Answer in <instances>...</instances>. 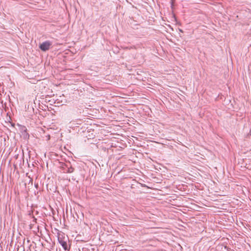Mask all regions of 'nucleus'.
Masks as SVG:
<instances>
[{"mask_svg": "<svg viewBox=\"0 0 251 251\" xmlns=\"http://www.w3.org/2000/svg\"><path fill=\"white\" fill-rule=\"evenodd\" d=\"M60 169L64 173H72L75 170V169L72 167L70 162L62 163L60 166Z\"/></svg>", "mask_w": 251, "mask_h": 251, "instance_id": "nucleus-1", "label": "nucleus"}, {"mask_svg": "<svg viewBox=\"0 0 251 251\" xmlns=\"http://www.w3.org/2000/svg\"><path fill=\"white\" fill-rule=\"evenodd\" d=\"M58 240L59 243L62 246L65 250H68L67 241L68 240V237H65L63 234H59L58 237Z\"/></svg>", "mask_w": 251, "mask_h": 251, "instance_id": "nucleus-2", "label": "nucleus"}, {"mask_svg": "<svg viewBox=\"0 0 251 251\" xmlns=\"http://www.w3.org/2000/svg\"><path fill=\"white\" fill-rule=\"evenodd\" d=\"M52 45V43L50 41H46L43 42L39 45V48L43 51H46L50 49Z\"/></svg>", "mask_w": 251, "mask_h": 251, "instance_id": "nucleus-3", "label": "nucleus"}]
</instances>
